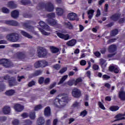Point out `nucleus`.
Masks as SVG:
<instances>
[{
  "instance_id": "obj_36",
  "label": "nucleus",
  "mask_w": 125,
  "mask_h": 125,
  "mask_svg": "<svg viewBox=\"0 0 125 125\" xmlns=\"http://www.w3.org/2000/svg\"><path fill=\"white\" fill-rule=\"evenodd\" d=\"M42 108H43V106H42V104H39L35 107L34 110L35 111H39V110H41V109H42Z\"/></svg>"
},
{
  "instance_id": "obj_8",
  "label": "nucleus",
  "mask_w": 125,
  "mask_h": 125,
  "mask_svg": "<svg viewBox=\"0 0 125 125\" xmlns=\"http://www.w3.org/2000/svg\"><path fill=\"white\" fill-rule=\"evenodd\" d=\"M67 33L66 31H64L62 32V33H57V35L59 38H60L61 39H63L65 41H67L69 40L70 36L68 34L64 35V33Z\"/></svg>"
},
{
  "instance_id": "obj_52",
  "label": "nucleus",
  "mask_w": 125,
  "mask_h": 125,
  "mask_svg": "<svg viewBox=\"0 0 125 125\" xmlns=\"http://www.w3.org/2000/svg\"><path fill=\"white\" fill-rule=\"evenodd\" d=\"M21 117L23 118V119H25L26 118H28V113H23L21 115Z\"/></svg>"
},
{
  "instance_id": "obj_13",
  "label": "nucleus",
  "mask_w": 125,
  "mask_h": 125,
  "mask_svg": "<svg viewBox=\"0 0 125 125\" xmlns=\"http://www.w3.org/2000/svg\"><path fill=\"white\" fill-rule=\"evenodd\" d=\"M77 17V14L74 13H70L68 14L67 16V18L70 21H74V20H76V18Z\"/></svg>"
},
{
  "instance_id": "obj_61",
  "label": "nucleus",
  "mask_w": 125,
  "mask_h": 125,
  "mask_svg": "<svg viewBox=\"0 0 125 125\" xmlns=\"http://www.w3.org/2000/svg\"><path fill=\"white\" fill-rule=\"evenodd\" d=\"M49 82H50V79L49 78H47L44 81V83L45 84L49 83Z\"/></svg>"
},
{
  "instance_id": "obj_32",
  "label": "nucleus",
  "mask_w": 125,
  "mask_h": 125,
  "mask_svg": "<svg viewBox=\"0 0 125 125\" xmlns=\"http://www.w3.org/2000/svg\"><path fill=\"white\" fill-rule=\"evenodd\" d=\"M65 26H67V28H68V29H69V30H73L74 28L73 25H72V24H71L70 22H65Z\"/></svg>"
},
{
  "instance_id": "obj_33",
  "label": "nucleus",
  "mask_w": 125,
  "mask_h": 125,
  "mask_svg": "<svg viewBox=\"0 0 125 125\" xmlns=\"http://www.w3.org/2000/svg\"><path fill=\"white\" fill-rule=\"evenodd\" d=\"M68 78V75H64L62 77V78L61 79L60 81L59 82V84H60L61 83H63L65 81H66V79Z\"/></svg>"
},
{
  "instance_id": "obj_2",
  "label": "nucleus",
  "mask_w": 125,
  "mask_h": 125,
  "mask_svg": "<svg viewBox=\"0 0 125 125\" xmlns=\"http://www.w3.org/2000/svg\"><path fill=\"white\" fill-rule=\"evenodd\" d=\"M39 24L41 26V27H42L43 29H40V32L42 34V35H44V36H48L49 35V33L45 32V31H51V29L48 26V25H46L44 22L41 21L39 22ZM45 30V31H44Z\"/></svg>"
},
{
  "instance_id": "obj_51",
  "label": "nucleus",
  "mask_w": 125,
  "mask_h": 125,
  "mask_svg": "<svg viewBox=\"0 0 125 125\" xmlns=\"http://www.w3.org/2000/svg\"><path fill=\"white\" fill-rule=\"evenodd\" d=\"M93 69L95 70H98V69H99V66L97 64H94L93 66Z\"/></svg>"
},
{
  "instance_id": "obj_4",
  "label": "nucleus",
  "mask_w": 125,
  "mask_h": 125,
  "mask_svg": "<svg viewBox=\"0 0 125 125\" xmlns=\"http://www.w3.org/2000/svg\"><path fill=\"white\" fill-rule=\"evenodd\" d=\"M47 16L48 18L47 20L48 24L51 25V26H55L57 25V22L54 19H53V18H55V14L51 13L48 14Z\"/></svg>"
},
{
  "instance_id": "obj_16",
  "label": "nucleus",
  "mask_w": 125,
  "mask_h": 125,
  "mask_svg": "<svg viewBox=\"0 0 125 125\" xmlns=\"http://www.w3.org/2000/svg\"><path fill=\"white\" fill-rule=\"evenodd\" d=\"M7 6L10 9L16 8V7H17V5L12 1H9L7 3Z\"/></svg>"
},
{
  "instance_id": "obj_21",
  "label": "nucleus",
  "mask_w": 125,
  "mask_h": 125,
  "mask_svg": "<svg viewBox=\"0 0 125 125\" xmlns=\"http://www.w3.org/2000/svg\"><path fill=\"white\" fill-rule=\"evenodd\" d=\"M44 115L46 117H49L51 115V112H50V107H47L44 110Z\"/></svg>"
},
{
  "instance_id": "obj_40",
  "label": "nucleus",
  "mask_w": 125,
  "mask_h": 125,
  "mask_svg": "<svg viewBox=\"0 0 125 125\" xmlns=\"http://www.w3.org/2000/svg\"><path fill=\"white\" fill-rule=\"evenodd\" d=\"M66 71H67V67H63L59 71V73L60 74H63Z\"/></svg>"
},
{
  "instance_id": "obj_18",
  "label": "nucleus",
  "mask_w": 125,
  "mask_h": 125,
  "mask_svg": "<svg viewBox=\"0 0 125 125\" xmlns=\"http://www.w3.org/2000/svg\"><path fill=\"white\" fill-rule=\"evenodd\" d=\"M45 122L44 118L42 117H40L37 120V125H43Z\"/></svg>"
},
{
  "instance_id": "obj_3",
  "label": "nucleus",
  "mask_w": 125,
  "mask_h": 125,
  "mask_svg": "<svg viewBox=\"0 0 125 125\" xmlns=\"http://www.w3.org/2000/svg\"><path fill=\"white\" fill-rule=\"evenodd\" d=\"M6 38L7 40L9 41V42H16L19 40V35L15 33H10L7 35Z\"/></svg>"
},
{
  "instance_id": "obj_46",
  "label": "nucleus",
  "mask_w": 125,
  "mask_h": 125,
  "mask_svg": "<svg viewBox=\"0 0 125 125\" xmlns=\"http://www.w3.org/2000/svg\"><path fill=\"white\" fill-rule=\"evenodd\" d=\"M35 84H36V82H35V81H31L29 83L28 85L29 87H31L33 86V85H35Z\"/></svg>"
},
{
  "instance_id": "obj_39",
  "label": "nucleus",
  "mask_w": 125,
  "mask_h": 125,
  "mask_svg": "<svg viewBox=\"0 0 125 125\" xmlns=\"http://www.w3.org/2000/svg\"><path fill=\"white\" fill-rule=\"evenodd\" d=\"M12 124L13 125H19L20 124L19 120L18 119H15L12 121Z\"/></svg>"
},
{
  "instance_id": "obj_56",
  "label": "nucleus",
  "mask_w": 125,
  "mask_h": 125,
  "mask_svg": "<svg viewBox=\"0 0 125 125\" xmlns=\"http://www.w3.org/2000/svg\"><path fill=\"white\" fill-rule=\"evenodd\" d=\"M39 83L40 84H42V83H43V78L41 77L40 78H39Z\"/></svg>"
},
{
  "instance_id": "obj_45",
  "label": "nucleus",
  "mask_w": 125,
  "mask_h": 125,
  "mask_svg": "<svg viewBox=\"0 0 125 125\" xmlns=\"http://www.w3.org/2000/svg\"><path fill=\"white\" fill-rule=\"evenodd\" d=\"M53 68L56 70H59V69L61 68V65H59V64H56V65L53 66Z\"/></svg>"
},
{
  "instance_id": "obj_37",
  "label": "nucleus",
  "mask_w": 125,
  "mask_h": 125,
  "mask_svg": "<svg viewBox=\"0 0 125 125\" xmlns=\"http://www.w3.org/2000/svg\"><path fill=\"white\" fill-rule=\"evenodd\" d=\"M11 26H19V23L13 20H11Z\"/></svg>"
},
{
  "instance_id": "obj_63",
  "label": "nucleus",
  "mask_w": 125,
  "mask_h": 125,
  "mask_svg": "<svg viewBox=\"0 0 125 125\" xmlns=\"http://www.w3.org/2000/svg\"><path fill=\"white\" fill-rule=\"evenodd\" d=\"M115 41H116L115 39L109 40L107 41V43H112V42H114Z\"/></svg>"
},
{
  "instance_id": "obj_41",
  "label": "nucleus",
  "mask_w": 125,
  "mask_h": 125,
  "mask_svg": "<svg viewBox=\"0 0 125 125\" xmlns=\"http://www.w3.org/2000/svg\"><path fill=\"white\" fill-rule=\"evenodd\" d=\"M98 105H99V106L101 108V109H102L103 110H105V107H104L103 104H102L101 102H99L98 103Z\"/></svg>"
},
{
  "instance_id": "obj_11",
  "label": "nucleus",
  "mask_w": 125,
  "mask_h": 125,
  "mask_svg": "<svg viewBox=\"0 0 125 125\" xmlns=\"http://www.w3.org/2000/svg\"><path fill=\"white\" fill-rule=\"evenodd\" d=\"M109 69L110 72H114V73H115V74H118V73L120 72V69L117 65H111L110 66H109Z\"/></svg>"
},
{
  "instance_id": "obj_43",
  "label": "nucleus",
  "mask_w": 125,
  "mask_h": 125,
  "mask_svg": "<svg viewBox=\"0 0 125 125\" xmlns=\"http://www.w3.org/2000/svg\"><path fill=\"white\" fill-rule=\"evenodd\" d=\"M82 82H83V80L81 78L77 79L75 81V85H77L78 83H82Z\"/></svg>"
},
{
  "instance_id": "obj_26",
  "label": "nucleus",
  "mask_w": 125,
  "mask_h": 125,
  "mask_svg": "<svg viewBox=\"0 0 125 125\" xmlns=\"http://www.w3.org/2000/svg\"><path fill=\"white\" fill-rule=\"evenodd\" d=\"M14 93H15V90L12 89L9 90L5 92L6 95L8 96H11V95H13Z\"/></svg>"
},
{
  "instance_id": "obj_55",
  "label": "nucleus",
  "mask_w": 125,
  "mask_h": 125,
  "mask_svg": "<svg viewBox=\"0 0 125 125\" xmlns=\"http://www.w3.org/2000/svg\"><path fill=\"white\" fill-rule=\"evenodd\" d=\"M101 15V13L100 12V10L98 9L97 11V14L96 15V17H99Z\"/></svg>"
},
{
  "instance_id": "obj_48",
  "label": "nucleus",
  "mask_w": 125,
  "mask_h": 125,
  "mask_svg": "<svg viewBox=\"0 0 125 125\" xmlns=\"http://www.w3.org/2000/svg\"><path fill=\"white\" fill-rule=\"evenodd\" d=\"M87 114V112H86V110H83L81 112V116H82V117H85Z\"/></svg>"
},
{
  "instance_id": "obj_47",
  "label": "nucleus",
  "mask_w": 125,
  "mask_h": 125,
  "mask_svg": "<svg viewBox=\"0 0 125 125\" xmlns=\"http://www.w3.org/2000/svg\"><path fill=\"white\" fill-rule=\"evenodd\" d=\"M32 121H31L30 120L24 121V125H32Z\"/></svg>"
},
{
  "instance_id": "obj_9",
  "label": "nucleus",
  "mask_w": 125,
  "mask_h": 125,
  "mask_svg": "<svg viewBox=\"0 0 125 125\" xmlns=\"http://www.w3.org/2000/svg\"><path fill=\"white\" fill-rule=\"evenodd\" d=\"M72 94L74 97H75L76 98H79V97H81L82 92L79 89L75 88L72 90Z\"/></svg>"
},
{
  "instance_id": "obj_57",
  "label": "nucleus",
  "mask_w": 125,
  "mask_h": 125,
  "mask_svg": "<svg viewBox=\"0 0 125 125\" xmlns=\"http://www.w3.org/2000/svg\"><path fill=\"white\" fill-rule=\"evenodd\" d=\"M4 23H5V24H6L7 25L11 26V21H5Z\"/></svg>"
},
{
  "instance_id": "obj_5",
  "label": "nucleus",
  "mask_w": 125,
  "mask_h": 125,
  "mask_svg": "<svg viewBox=\"0 0 125 125\" xmlns=\"http://www.w3.org/2000/svg\"><path fill=\"white\" fill-rule=\"evenodd\" d=\"M39 57L43 58L47 55V51L42 47H39L37 50Z\"/></svg>"
},
{
  "instance_id": "obj_62",
  "label": "nucleus",
  "mask_w": 125,
  "mask_h": 125,
  "mask_svg": "<svg viewBox=\"0 0 125 125\" xmlns=\"http://www.w3.org/2000/svg\"><path fill=\"white\" fill-rule=\"evenodd\" d=\"M125 21V18H121L119 20V23H120L121 24L124 23Z\"/></svg>"
},
{
  "instance_id": "obj_59",
  "label": "nucleus",
  "mask_w": 125,
  "mask_h": 125,
  "mask_svg": "<svg viewBox=\"0 0 125 125\" xmlns=\"http://www.w3.org/2000/svg\"><path fill=\"white\" fill-rule=\"evenodd\" d=\"M94 55L97 57H100V55H101V54L100 53V52L97 51V52L94 53Z\"/></svg>"
},
{
  "instance_id": "obj_7",
  "label": "nucleus",
  "mask_w": 125,
  "mask_h": 125,
  "mask_svg": "<svg viewBox=\"0 0 125 125\" xmlns=\"http://www.w3.org/2000/svg\"><path fill=\"white\" fill-rule=\"evenodd\" d=\"M4 80H9V83L10 86H14L17 85V82L14 78H9L8 76H6L4 77Z\"/></svg>"
},
{
  "instance_id": "obj_10",
  "label": "nucleus",
  "mask_w": 125,
  "mask_h": 125,
  "mask_svg": "<svg viewBox=\"0 0 125 125\" xmlns=\"http://www.w3.org/2000/svg\"><path fill=\"white\" fill-rule=\"evenodd\" d=\"M14 109H15L16 112H22L24 110V106L20 104H17L14 105Z\"/></svg>"
},
{
  "instance_id": "obj_27",
  "label": "nucleus",
  "mask_w": 125,
  "mask_h": 125,
  "mask_svg": "<svg viewBox=\"0 0 125 125\" xmlns=\"http://www.w3.org/2000/svg\"><path fill=\"white\" fill-rule=\"evenodd\" d=\"M121 17V14H116L115 15H113L111 17V19L113 20L114 21H117L119 18Z\"/></svg>"
},
{
  "instance_id": "obj_50",
  "label": "nucleus",
  "mask_w": 125,
  "mask_h": 125,
  "mask_svg": "<svg viewBox=\"0 0 125 125\" xmlns=\"http://www.w3.org/2000/svg\"><path fill=\"white\" fill-rule=\"evenodd\" d=\"M100 63L101 65H102V64L106 63V60H105L103 59H101L100 60Z\"/></svg>"
},
{
  "instance_id": "obj_38",
  "label": "nucleus",
  "mask_w": 125,
  "mask_h": 125,
  "mask_svg": "<svg viewBox=\"0 0 125 125\" xmlns=\"http://www.w3.org/2000/svg\"><path fill=\"white\" fill-rule=\"evenodd\" d=\"M2 12H3V13H9L10 11L8 8L6 7H3L2 8Z\"/></svg>"
},
{
  "instance_id": "obj_20",
  "label": "nucleus",
  "mask_w": 125,
  "mask_h": 125,
  "mask_svg": "<svg viewBox=\"0 0 125 125\" xmlns=\"http://www.w3.org/2000/svg\"><path fill=\"white\" fill-rule=\"evenodd\" d=\"M21 35H22V36H24V37H26V38H27L28 39L33 38V36L29 34V33H27L26 32L24 31L23 30H21Z\"/></svg>"
},
{
  "instance_id": "obj_60",
  "label": "nucleus",
  "mask_w": 125,
  "mask_h": 125,
  "mask_svg": "<svg viewBox=\"0 0 125 125\" xmlns=\"http://www.w3.org/2000/svg\"><path fill=\"white\" fill-rule=\"evenodd\" d=\"M68 84L70 86L73 85V84H74V80H71L68 81Z\"/></svg>"
},
{
  "instance_id": "obj_28",
  "label": "nucleus",
  "mask_w": 125,
  "mask_h": 125,
  "mask_svg": "<svg viewBox=\"0 0 125 125\" xmlns=\"http://www.w3.org/2000/svg\"><path fill=\"white\" fill-rule=\"evenodd\" d=\"M64 10L61 8H57V13L58 15L61 16L63 15Z\"/></svg>"
},
{
  "instance_id": "obj_23",
  "label": "nucleus",
  "mask_w": 125,
  "mask_h": 125,
  "mask_svg": "<svg viewBox=\"0 0 125 125\" xmlns=\"http://www.w3.org/2000/svg\"><path fill=\"white\" fill-rule=\"evenodd\" d=\"M50 49L52 53H57L59 52V49L53 46H50Z\"/></svg>"
},
{
  "instance_id": "obj_6",
  "label": "nucleus",
  "mask_w": 125,
  "mask_h": 125,
  "mask_svg": "<svg viewBox=\"0 0 125 125\" xmlns=\"http://www.w3.org/2000/svg\"><path fill=\"white\" fill-rule=\"evenodd\" d=\"M0 64H2L5 68H9V67H12L13 65L12 62H9V61L6 59L0 60Z\"/></svg>"
},
{
  "instance_id": "obj_24",
  "label": "nucleus",
  "mask_w": 125,
  "mask_h": 125,
  "mask_svg": "<svg viewBox=\"0 0 125 125\" xmlns=\"http://www.w3.org/2000/svg\"><path fill=\"white\" fill-rule=\"evenodd\" d=\"M109 52H115L117 50V46L115 45H111L108 48Z\"/></svg>"
},
{
  "instance_id": "obj_34",
  "label": "nucleus",
  "mask_w": 125,
  "mask_h": 125,
  "mask_svg": "<svg viewBox=\"0 0 125 125\" xmlns=\"http://www.w3.org/2000/svg\"><path fill=\"white\" fill-rule=\"evenodd\" d=\"M24 27H26L27 29H28V31L29 32H33L34 31V27L30 26H28V23H25L24 24Z\"/></svg>"
},
{
  "instance_id": "obj_35",
  "label": "nucleus",
  "mask_w": 125,
  "mask_h": 125,
  "mask_svg": "<svg viewBox=\"0 0 125 125\" xmlns=\"http://www.w3.org/2000/svg\"><path fill=\"white\" fill-rule=\"evenodd\" d=\"M29 118H30L31 120H35V119H36V113L35 112H30Z\"/></svg>"
},
{
  "instance_id": "obj_30",
  "label": "nucleus",
  "mask_w": 125,
  "mask_h": 125,
  "mask_svg": "<svg viewBox=\"0 0 125 125\" xmlns=\"http://www.w3.org/2000/svg\"><path fill=\"white\" fill-rule=\"evenodd\" d=\"M47 62L45 61H40V65L42 68L46 67V66H47Z\"/></svg>"
},
{
  "instance_id": "obj_1",
  "label": "nucleus",
  "mask_w": 125,
  "mask_h": 125,
  "mask_svg": "<svg viewBox=\"0 0 125 125\" xmlns=\"http://www.w3.org/2000/svg\"><path fill=\"white\" fill-rule=\"evenodd\" d=\"M69 102V95L67 93L60 94L59 95L58 98L54 101V105L56 107L62 108L67 105Z\"/></svg>"
},
{
  "instance_id": "obj_12",
  "label": "nucleus",
  "mask_w": 125,
  "mask_h": 125,
  "mask_svg": "<svg viewBox=\"0 0 125 125\" xmlns=\"http://www.w3.org/2000/svg\"><path fill=\"white\" fill-rule=\"evenodd\" d=\"M45 9L47 11L51 12L53 11L54 9V6H53V4L51 2H48L45 5Z\"/></svg>"
},
{
  "instance_id": "obj_31",
  "label": "nucleus",
  "mask_w": 125,
  "mask_h": 125,
  "mask_svg": "<svg viewBox=\"0 0 125 125\" xmlns=\"http://www.w3.org/2000/svg\"><path fill=\"white\" fill-rule=\"evenodd\" d=\"M119 108L120 107H119V106L114 105L111 106L109 108V110H110V111H112V112H115V111H118V110H119Z\"/></svg>"
},
{
  "instance_id": "obj_58",
  "label": "nucleus",
  "mask_w": 125,
  "mask_h": 125,
  "mask_svg": "<svg viewBox=\"0 0 125 125\" xmlns=\"http://www.w3.org/2000/svg\"><path fill=\"white\" fill-rule=\"evenodd\" d=\"M109 6L108 5V4H105L104 6V12H108V8Z\"/></svg>"
},
{
  "instance_id": "obj_19",
  "label": "nucleus",
  "mask_w": 125,
  "mask_h": 125,
  "mask_svg": "<svg viewBox=\"0 0 125 125\" xmlns=\"http://www.w3.org/2000/svg\"><path fill=\"white\" fill-rule=\"evenodd\" d=\"M18 16H19V12L18 11L14 10L11 12V17L14 19L18 18Z\"/></svg>"
},
{
  "instance_id": "obj_42",
  "label": "nucleus",
  "mask_w": 125,
  "mask_h": 125,
  "mask_svg": "<svg viewBox=\"0 0 125 125\" xmlns=\"http://www.w3.org/2000/svg\"><path fill=\"white\" fill-rule=\"evenodd\" d=\"M34 66L35 68H40V67H41V62L39 61L35 62Z\"/></svg>"
},
{
  "instance_id": "obj_15",
  "label": "nucleus",
  "mask_w": 125,
  "mask_h": 125,
  "mask_svg": "<svg viewBox=\"0 0 125 125\" xmlns=\"http://www.w3.org/2000/svg\"><path fill=\"white\" fill-rule=\"evenodd\" d=\"M10 107L9 106H5L2 109V112L5 115H7L10 113Z\"/></svg>"
},
{
  "instance_id": "obj_14",
  "label": "nucleus",
  "mask_w": 125,
  "mask_h": 125,
  "mask_svg": "<svg viewBox=\"0 0 125 125\" xmlns=\"http://www.w3.org/2000/svg\"><path fill=\"white\" fill-rule=\"evenodd\" d=\"M118 97L123 101H125V91H120L118 94Z\"/></svg>"
},
{
  "instance_id": "obj_25",
  "label": "nucleus",
  "mask_w": 125,
  "mask_h": 125,
  "mask_svg": "<svg viewBox=\"0 0 125 125\" xmlns=\"http://www.w3.org/2000/svg\"><path fill=\"white\" fill-rule=\"evenodd\" d=\"M116 119H117V120H115L117 121H120L121 120H125V117H124V115L123 114H119L115 117Z\"/></svg>"
},
{
  "instance_id": "obj_49",
  "label": "nucleus",
  "mask_w": 125,
  "mask_h": 125,
  "mask_svg": "<svg viewBox=\"0 0 125 125\" xmlns=\"http://www.w3.org/2000/svg\"><path fill=\"white\" fill-rule=\"evenodd\" d=\"M80 65L82 66H85V65H86V61H85V60H82L80 62Z\"/></svg>"
},
{
  "instance_id": "obj_53",
  "label": "nucleus",
  "mask_w": 125,
  "mask_h": 125,
  "mask_svg": "<svg viewBox=\"0 0 125 125\" xmlns=\"http://www.w3.org/2000/svg\"><path fill=\"white\" fill-rule=\"evenodd\" d=\"M42 70H38L36 71L35 75L36 76H39V75H42Z\"/></svg>"
},
{
  "instance_id": "obj_64",
  "label": "nucleus",
  "mask_w": 125,
  "mask_h": 125,
  "mask_svg": "<svg viewBox=\"0 0 125 125\" xmlns=\"http://www.w3.org/2000/svg\"><path fill=\"white\" fill-rule=\"evenodd\" d=\"M51 124V120L50 119L47 120L46 122V125H50Z\"/></svg>"
},
{
  "instance_id": "obj_29",
  "label": "nucleus",
  "mask_w": 125,
  "mask_h": 125,
  "mask_svg": "<svg viewBox=\"0 0 125 125\" xmlns=\"http://www.w3.org/2000/svg\"><path fill=\"white\" fill-rule=\"evenodd\" d=\"M118 33L119 31L117 29L113 30L110 32V36H111V37H115V36H117V35H118Z\"/></svg>"
},
{
  "instance_id": "obj_22",
  "label": "nucleus",
  "mask_w": 125,
  "mask_h": 125,
  "mask_svg": "<svg viewBox=\"0 0 125 125\" xmlns=\"http://www.w3.org/2000/svg\"><path fill=\"white\" fill-rule=\"evenodd\" d=\"M77 42L75 40H71L69 41H68L67 43L66 44L68 45V46H74L75 44H76V43Z\"/></svg>"
},
{
  "instance_id": "obj_54",
  "label": "nucleus",
  "mask_w": 125,
  "mask_h": 125,
  "mask_svg": "<svg viewBox=\"0 0 125 125\" xmlns=\"http://www.w3.org/2000/svg\"><path fill=\"white\" fill-rule=\"evenodd\" d=\"M57 90L56 89H52L50 91V94L52 95H53V94H55L57 92Z\"/></svg>"
},
{
  "instance_id": "obj_44",
  "label": "nucleus",
  "mask_w": 125,
  "mask_h": 125,
  "mask_svg": "<svg viewBox=\"0 0 125 125\" xmlns=\"http://www.w3.org/2000/svg\"><path fill=\"white\" fill-rule=\"evenodd\" d=\"M80 105H81V103L76 101L73 103V107H79V106H80Z\"/></svg>"
},
{
  "instance_id": "obj_17",
  "label": "nucleus",
  "mask_w": 125,
  "mask_h": 125,
  "mask_svg": "<svg viewBox=\"0 0 125 125\" xmlns=\"http://www.w3.org/2000/svg\"><path fill=\"white\" fill-rule=\"evenodd\" d=\"M94 12H95V11L92 9L87 11V13L89 19H92V17H93V14H94Z\"/></svg>"
}]
</instances>
